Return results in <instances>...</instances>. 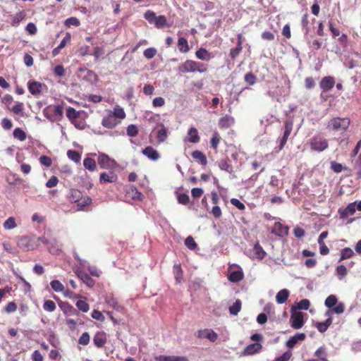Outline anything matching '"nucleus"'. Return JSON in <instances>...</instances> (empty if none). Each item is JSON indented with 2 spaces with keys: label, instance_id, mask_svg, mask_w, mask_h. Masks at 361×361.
Instances as JSON below:
<instances>
[{
  "label": "nucleus",
  "instance_id": "1",
  "mask_svg": "<svg viewBox=\"0 0 361 361\" xmlns=\"http://www.w3.org/2000/svg\"><path fill=\"white\" fill-rule=\"evenodd\" d=\"M178 70L183 73L195 72L203 73L207 71V65L199 61L188 59L178 66Z\"/></svg>",
  "mask_w": 361,
  "mask_h": 361
},
{
  "label": "nucleus",
  "instance_id": "2",
  "mask_svg": "<svg viewBox=\"0 0 361 361\" xmlns=\"http://www.w3.org/2000/svg\"><path fill=\"white\" fill-rule=\"evenodd\" d=\"M350 123L348 118L336 117L331 119L328 123V128L335 131H345Z\"/></svg>",
  "mask_w": 361,
  "mask_h": 361
},
{
  "label": "nucleus",
  "instance_id": "3",
  "mask_svg": "<svg viewBox=\"0 0 361 361\" xmlns=\"http://www.w3.org/2000/svg\"><path fill=\"white\" fill-rule=\"evenodd\" d=\"M310 145L312 150L319 152H323L329 146L326 139L318 136L313 137L310 141Z\"/></svg>",
  "mask_w": 361,
  "mask_h": 361
},
{
  "label": "nucleus",
  "instance_id": "4",
  "mask_svg": "<svg viewBox=\"0 0 361 361\" xmlns=\"http://www.w3.org/2000/svg\"><path fill=\"white\" fill-rule=\"evenodd\" d=\"M97 161L102 169H114L118 166L114 159H111L107 154L103 153L99 154Z\"/></svg>",
  "mask_w": 361,
  "mask_h": 361
},
{
  "label": "nucleus",
  "instance_id": "5",
  "mask_svg": "<svg viewBox=\"0 0 361 361\" xmlns=\"http://www.w3.org/2000/svg\"><path fill=\"white\" fill-rule=\"evenodd\" d=\"M293 122L290 121H286L284 123V130L283 133V135L281 138L279 139V150L282 149L284 145H286L289 136L290 135V133L293 130Z\"/></svg>",
  "mask_w": 361,
  "mask_h": 361
},
{
  "label": "nucleus",
  "instance_id": "6",
  "mask_svg": "<svg viewBox=\"0 0 361 361\" xmlns=\"http://www.w3.org/2000/svg\"><path fill=\"white\" fill-rule=\"evenodd\" d=\"M334 85L335 79L332 76H325L319 82V87L322 90V92L330 91L334 87Z\"/></svg>",
  "mask_w": 361,
  "mask_h": 361
},
{
  "label": "nucleus",
  "instance_id": "7",
  "mask_svg": "<svg viewBox=\"0 0 361 361\" xmlns=\"http://www.w3.org/2000/svg\"><path fill=\"white\" fill-rule=\"evenodd\" d=\"M197 337L200 338H207L211 342H214L218 338V335L212 329H205L197 331Z\"/></svg>",
  "mask_w": 361,
  "mask_h": 361
},
{
  "label": "nucleus",
  "instance_id": "8",
  "mask_svg": "<svg viewBox=\"0 0 361 361\" xmlns=\"http://www.w3.org/2000/svg\"><path fill=\"white\" fill-rule=\"evenodd\" d=\"M291 326L295 329H300L304 324L303 314L302 312H295L290 317Z\"/></svg>",
  "mask_w": 361,
  "mask_h": 361
},
{
  "label": "nucleus",
  "instance_id": "9",
  "mask_svg": "<svg viewBox=\"0 0 361 361\" xmlns=\"http://www.w3.org/2000/svg\"><path fill=\"white\" fill-rule=\"evenodd\" d=\"M142 153L149 160L156 161L160 158V154L154 147L147 146L142 149Z\"/></svg>",
  "mask_w": 361,
  "mask_h": 361
},
{
  "label": "nucleus",
  "instance_id": "10",
  "mask_svg": "<svg viewBox=\"0 0 361 361\" xmlns=\"http://www.w3.org/2000/svg\"><path fill=\"white\" fill-rule=\"evenodd\" d=\"M119 123L120 121L117 120L115 118V116L112 115L111 113L109 114L106 116L104 117L102 121V126L107 128H113Z\"/></svg>",
  "mask_w": 361,
  "mask_h": 361
},
{
  "label": "nucleus",
  "instance_id": "11",
  "mask_svg": "<svg viewBox=\"0 0 361 361\" xmlns=\"http://www.w3.org/2000/svg\"><path fill=\"white\" fill-rule=\"evenodd\" d=\"M271 233L283 237L288 233V227L281 224L280 222H276L271 230Z\"/></svg>",
  "mask_w": 361,
  "mask_h": 361
},
{
  "label": "nucleus",
  "instance_id": "12",
  "mask_svg": "<svg viewBox=\"0 0 361 361\" xmlns=\"http://www.w3.org/2000/svg\"><path fill=\"white\" fill-rule=\"evenodd\" d=\"M262 345L259 343L248 345L242 353L243 355H252L261 351Z\"/></svg>",
  "mask_w": 361,
  "mask_h": 361
},
{
  "label": "nucleus",
  "instance_id": "13",
  "mask_svg": "<svg viewBox=\"0 0 361 361\" xmlns=\"http://www.w3.org/2000/svg\"><path fill=\"white\" fill-rule=\"evenodd\" d=\"M356 211V202L350 203L345 209H339V214L341 219H345L348 216L353 215Z\"/></svg>",
  "mask_w": 361,
  "mask_h": 361
},
{
  "label": "nucleus",
  "instance_id": "14",
  "mask_svg": "<svg viewBox=\"0 0 361 361\" xmlns=\"http://www.w3.org/2000/svg\"><path fill=\"white\" fill-rule=\"evenodd\" d=\"M265 255L266 252L257 243L254 245L252 250L250 251V257L252 258L262 259L265 257Z\"/></svg>",
  "mask_w": 361,
  "mask_h": 361
},
{
  "label": "nucleus",
  "instance_id": "15",
  "mask_svg": "<svg viewBox=\"0 0 361 361\" xmlns=\"http://www.w3.org/2000/svg\"><path fill=\"white\" fill-rule=\"evenodd\" d=\"M106 342V334L103 331L97 332L93 338V343L94 345L99 348L103 347Z\"/></svg>",
  "mask_w": 361,
  "mask_h": 361
},
{
  "label": "nucleus",
  "instance_id": "16",
  "mask_svg": "<svg viewBox=\"0 0 361 361\" xmlns=\"http://www.w3.org/2000/svg\"><path fill=\"white\" fill-rule=\"evenodd\" d=\"M306 338L304 333H297L293 336L290 337L286 343V346L291 349L297 344L299 341H303Z\"/></svg>",
  "mask_w": 361,
  "mask_h": 361
},
{
  "label": "nucleus",
  "instance_id": "17",
  "mask_svg": "<svg viewBox=\"0 0 361 361\" xmlns=\"http://www.w3.org/2000/svg\"><path fill=\"white\" fill-rule=\"evenodd\" d=\"M243 272L241 268L237 270L231 271L228 275V280L233 283L240 281L243 279Z\"/></svg>",
  "mask_w": 361,
  "mask_h": 361
},
{
  "label": "nucleus",
  "instance_id": "18",
  "mask_svg": "<svg viewBox=\"0 0 361 361\" xmlns=\"http://www.w3.org/2000/svg\"><path fill=\"white\" fill-rule=\"evenodd\" d=\"M117 180V176L114 172L102 173L99 177L101 183H114Z\"/></svg>",
  "mask_w": 361,
  "mask_h": 361
},
{
  "label": "nucleus",
  "instance_id": "19",
  "mask_svg": "<svg viewBox=\"0 0 361 361\" xmlns=\"http://www.w3.org/2000/svg\"><path fill=\"white\" fill-rule=\"evenodd\" d=\"M200 140L197 130L194 127H191L188 131V136L185 140L191 143H197L200 142Z\"/></svg>",
  "mask_w": 361,
  "mask_h": 361
},
{
  "label": "nucleus",
  "instance_id": "20",
  "mask_svg": "<svg viewBox=\"0 0 361 361\" xmlns=\"http://www.w3.org/2000/svg\"><path fill=\"white\" fill-rule=\"evenodd\" d=\"M157 361H189L188 357L185 356H174V355H159L155 357Z\"/></svg>",
  "mask_w": 361,
  "mask_h": 361
},
{
  "label": "nucleus",
  "instance_id": "21",
  "mask_svg": "<svg viewBox=\"0 0 361 361\" xmlns=\"http://www.w3.org/2000/svg\"><path fill=\"white\" fill-rule=\"evenodd\" d=\"M75 273L82 282L88 287H92L94 285V281L87 273L82 271H76Z\"/></svg>",
  "mask_w": 361,
  "mask_h": 361
},
{
  "label": "nucleus",
  "instance_id": "22",
  "mask_svg": "<svg viewBox=\"0 0 361 361\" xmlns=\"http://www.w3.org/2000/svg\"><path fill=\"white\" fill-rule=\"evenodd\" d=\"M29 92L33 95H37L42 92V84L36 81H29L27 83Z\"/></svg>",
  "mask_w": 361,
  "mask_h": 361
},
{
  "label": "nucleus",
  "instance_id": "23",
  "mask_svg": "<svg viewBox=\"0 0 361 361\" xmlns=\"http://www.w3.org/2000/svg\"><path fill=\"white\" fill-rule=\"evenodd\" d=\"M196 57L202 61H208L212 59V55L204 48H200L195 52Z\"/></svg>",
  "mask_w": 361,
  "mask_h": 361
},
{
  "label": "nucleus",
  "instance_id": "24",
  "mask_svg": "<svg viewBox=\"0 0 361 361\" xmlns=\"http://www.w3.org/2000/svg\"><path fill=\"white\" fill-rule=\"evenodd\" d=\"M158 126L161 128L158 130L157 138L159 143L164 142L168 137V132L163 123H158Z\"/></svg>",
  "mask_w": 361,
  "mask_h": 361
},
{
  "label": "nucleus",
  "instance_id": "25",
  "mask_svg": "<svg viewBox=\"0 0 361 361\" xmlns=\"http://www.w3.org/2000/svg\"><path fill=\"white\" fill-rule=\"evenodd\" d=\"M289 296V291L287 289H282L276 295V301L278 304L286 302Z\"/></svg>",
  "mask_w": 361,
  "mask_h": 361
},
{
  "label": "nucleus",
  "instance_id": "26",
  "mask_svg": "<svg viewBox=\"0 0 361 361\" xmlns=\"http://www.w3.org/2000/svg\"><path fill=\"white\" fill-rule=\"evenodd\" d=\"M345 310V306L343 302H338L331 310H329L326 312V316H331L333 313L338 314H342Z\"/></svg>",
  "mask_w": 361,
  "mask_h": 361
},
{
  "label": "nucleus",
  "instance_id": "27",
  "mask_svg": "<svg viewBox=\"0 0 361 361\" xmlns=\"http://www.w3.org/2000/svg\"><path fill=\"white\" fill-rule=\"evenodd\" d=\"M234 123V118L230 116H226L220 118L219 126L221 128H228Z\"/></svg>",
  "mask_w": 361,
  "mask_h": 361
},
{
  "label": "nucleus",
  "instance_id": "28",
  "mask_svg": "<svg viewBox=\"0 0 361 361\" xmlns=\"http://www.w3.org/2000/svg\"><path fill=\"white\" fill-rule=\"evenodd\" d=\"M127 195L129 197L135 200H141L142 199V194L135 187L129 188Z\"/></svg>",
  "mask_w": 361,
  "mask_h": 361
},
{
  "label": "nucleus",
  "instance_id": "29",
  "mask_svg": "<svg viewBox=\"0 0 361 361\" xmlns=\"http://www.w3.org/2000/svg\"><path fill=\"white\" fill-rule=\"evenodd\" d=\"M178 48L181 53H187L189 51L190 48L188 41L184 37H180L178 41Z\"/></svg>",
  "mask_w": 361,
  "mask_h": 361
},
{
  "label": "nucleus",
  "instance_id": "30",
  "mask_svg": "<svg viewBox=\"0 0 361 361\" xmlns=\"http://www.w3.org/2000/svg\"><path fill=\"white\" fill-rule=\"evenodd\" d=\"M192 157L193 159L199 160L203 166H205L207 164L206 156L200 151L196 150L192 152Z\"/></svg>",
  "mask_w": 361,
  "mask_h": 361
},
{
  "label": "nucleus",
  "instance_id": "31",
  "mask_svg": "<svg viewBox=\"0 0 361 361\" xmlns=\"http://www.w3.org/2000/svg\"><path fill=\"white\" fill-rule=\"evenodd\" d=\"M105 302L109 307L116 310L117 311H121L122 307L118 305L117 300L114 297H106Z\"/></svg>",
  "mask_w": 361,
  "mask_h": 361
},
{
  "label": "nucleus",
  "instance_id": "32",
  "mask_svg": "<svg viewBox=\"0 0 361 361\" xmlns=\"http://www.w3.org/2000/svg\"><path fill=\"white\" fill-rule=\"evenodd\" d=\"M314 355L318 357L317 360L319 361H329L326 360L327 353L326 348L323 346L316 350Z\"/></svg>",
  "mask_w": 361,
  "mask_h": 361
},
{
  "label": "nucleus",
  "instance_id": "33",
  "mask_svg": "<svg viewBox=\"0 0 361 361\" xmlns=\"http://www.w3.org/2000/svg\"><path fill=\"white\" fill-rule=\"evenodd\" d=\"M83 165L86 169L90 171H94L97 166L95 161L93 159L88 157L84 159Z\"/></svg>",
  "mask_w": 361,
  "mask_h": 361
},
{
  "label": "nucleus",
  "instance_id": "34",
  "mask_svg": "<svg viewBox=\"0 0 361 361\" xmlns=\"http://www.w3.org/2000/svg\"><path fill=\"white\" fill-rule=\"evenodd\" d=\"M241 309V301L236 300L235 302L229 307V312L232 315H237Z\"/></svg>",
  "mask_w": 361,
  "mask_h": 361
},
{
  "label": "nucleus",
  "instance_id": "35",
  "mask_svg": "<svg viewBox=\"0 0 361 361\" xmlns=\"http://www.w3.org/2000/svg\"><path fill=\"white\" fill-rule=\"evenodd\" d=\"M217 165L219 167V169L222 171H225L228 173L232 172V167L228 163V161L226 159H221L217 162Z\"/></svg>",
  "mask_w": 361,
  "mask_h": 361
},
{
  "label": "nucleus",
  "instance_id": "36",
  "mask_svg": "<svg viewBox=\"0 0 361 361\" xmlns=\"http://www.w3.org/2000/svg\"><path fill=\"white\" fill-rule=\"evenodd\" d=\"M338 300L336 295H330L326 298L324 305L328 308H333L337 304Z\"/></svg>",
  "mask_w": 361,
  "mask_h": 361
},
{
  "label": "nucleus",
  "instance_id": "37",
  "mask_svg": "<svg viewBox=\"0 0 361 361\" xmlns=\"http://www.w3.org/2000/svg\"><path fill=\"white\" fill-rule=\"evenodd\" d=\"M17 224L16 223V219L13 216L8 218L4 223V228L6 230H11L15 228Z\"/></svg>",
  "mask_w": 361,
  "mask_h": 361
},
{
  "label": "nucleus",
  "instance_id": "38",
  "mask_svg": "<svg viewBox=\"0 0 361 361\" xmlns=\"http://www.w3.org/2000/svg\"><path fill=\"white\" fill-rule=\"evenodd\" d=\"M301 23H302V29L304 30L305 38L308 41L307 34L310 31V27H308L309 21H308V15L307 13L303 15V16L302 18Z\"/></svg>",
  "mask_w": 361,
  "mask_h": 361
},
{
  "label": "nucleus",
  "instance_id": "39",
  "mask_svg": "<svg viewBox=\"0 0 361 361\" xmlns=\"http://www.w3.org/2000/svg\"><path fill=\"white\" fill-rule=\"evenodd\" d=\"M144 18L150 23L154 24L155 23V21L157 20V16H156V13L151 11L148 10L144 14Z\"/></svg>",
  "mask_w": 361,
  "mask_h": 361
},
{
  "label": "nucleus",
  "instance_id": "40",
  "mask_svg": "<svg viewBox=\"0 0 361 361\" xmlns=\"http://www.w3.org/2000/svg\"><path fill=\"white\" fill-rule=\"evenodd\" d=\"M354 252L352 249L345 247L341 250V257L338 262H341L343 259H348L353 255Z\"/></svg>",
  "mask_w": 361,
  "mask_h": 361
},
{
  "label": "nucleus",
  "instance_id": "41",
  "mask_svg": "<svg viewBox=\"0 0 361 361\" xmlns=\"http://www.w3.org/2000/svg\"><path fill=\"white\" fill-rule=\"evenodd\" d=\"M51 288L56 292H62L64 290V286L59 280H53L50 283Z\"/></svg>",
  "mask_w": 361,
  "mask_h": 361
},
{
  "label": "nucleus",
  "instance_id": "42",
  "mask_svg": "<svg viewBox=\"0 0 361 361\" xmlns=\"http://www.w3.org/2000/svg\"><path fill=\"white\" fill-rule=\"evenodd\" d=\"M111 114L115 116V118L119 121L121 119H123L126 117V113L123 109L121 107L114 108V111Z\"/></svg>",
  "mask_w": 361,
  "mask_h": 361
},
{
  "label": "nucleus",
  "instance_id": "43",
  "mask_svg": "<svg viewBox=\"0 0 361 361\" xmlns=\"http://www.w3.org/2000/svg\"><path fill=\"white\" fill-rule=\"evenodd\" d=\"M67 155L68 158L75 163H79L81 159V155L75 150H68L67 152Z\"/></svg>",
  "mask_w": 361,
  "mask_h": 361
},
{
  "label": "nucleus",
  "instance_id": "44",
  "mask_svg": "<svg viewBox=\"0 0 361 361\" xmlns=\"http://www.w3.org/2000/svg\"><path fill=\"white\" fill-rule=\"evenodd\" d=\"M43 308L45 311L52 312L56 310V304L51 300H47L44 302Z\"/></svg>",
  "mask_w": 361,
  "mask_h": 361
},
{
  "label": "nucleus",
  "instance_id": "45",
  "mask_svg": "<svg viewBox=\"0 0 361 361\" xmlns=\"http://www.w3.org/2000/svg\"><path fill=\"white\" fill-rule=\"evenodd\" d=\"M80 114L73 107H68L66 110V116L71 120H74L79 116Z\"/></svg>",
  "mask_w": 361,
  "mask_h": 361
},
{
  "label": "nucleus",
  "instance_id": "46",
  "mask_svg": "<svg viewBox=\"0 0 361 361\" xmlns=\"http://www.w3.org/2000/svg\"><path fill=\"white\" fill-rule=\"evenodd\" d=\"M185 245L190 250H194L197 247V243H195V241L194 240V239L192 236H188L186 238V239L185 240Z\"/></svg>",
  "mask_w": 361,
  "mask_h": 361
},
{
  "label": "nucleus",
  "instance_id": "47",
  "mask_svg": "<svg viewBox=\"0 0 361 361\" xmlns=\"http://www.w3.org/2000/svg\"><path fill=\"white\" fill-rule=\"evenodd\" d=\"M13 136L15 138L18 139L20 141H23L26 139L25 133L20 128H17L13 130Z\"/></svg>",
  "mask_w": 361,
  "mask_h": 361
},
{
  "label": "nucleus",
  "instance_id": "48",
  "mask_svg": "<svg viewBox=\"0 0 361 361\" xmlns=\"http://www.w3.org/2000/svg\"><path fill=\"white\" fill-rule=\"evenodd\" d=\"M336 274L340 280L343 279L347 274V269L344 265H339L336 269Z\"/></svg>",
  "mask_w": 361,
  "mask_h": 361
},
{
  "label": "nucleus",
  "instance_id": "49",
  "mask_svg": "<svg viewBox=\"0 0 361 361\" xmlns=\"http://www.w3.org/2000/svg\"><path fill=\"white\" fill-rule=\"evenodd\" d=\"M76 307L82 312H87L90 310L89 305L84 300H78L76 302Z\"/></svg>",
  "mask_w": 361,
  "mask_h": 361
},
{
  "label": "nucleus",
  "instance_id": "50",
  "mask_svg": "<svg viewBox=\"0 0 361 361\" xmlns=\"http://www.w3.org/2000/svg\"><path fill=\"white\" fill-rule=\"evenodd\" d=\"M244 80L248 85H253L256 82L257 78L253 73H247L245 75Z\"/></svg>",
  "mask_w": 361,
  "mask_h": 361
},
{
  "label": "nucleus",
  "instance_id": "51",
  "mask_svg": "<svg viewBox=\"0 0 361 361\" xmlns=\"http://www.w3.org/2000/svg\"><path fill=\"white\" fill-rule=\"evenodd\" d=\"M166 25V18L164 16H159L157 18L154 25L157 28H162Z\"/></svg>",
  "mask_w": 361,
  "mask_h": 361
},
{
  "label": "nucleus",
  "instance_id": "52",
  "mask_svg": "<svg viewBox=\"0 0 361 361\" xmlns=\"http://www.w3.org/2000/svg\"><path fill=\"white\" fill-rule=\"evenodd\" d=\"M157 54V49L153 47L147 48L144 51L143 55L147 59H151Z\"/></svg>",
  "mask_w": 361,
  "mask_h": 361
},
{
  "label": "nucleus",
  "instance_id": "53",
  "mask_svg": "<svg viewBox=\"0 0 361 361\" xmlns=\"http://www.w3.org/2000/svg\"><path fill=\"white\" fill-rule=\"evenodd\" d=\"M92 202V200L90 197L86 196L83 199H82L81 200H80L79 202H78V209L81 210L82 209L85 207H86L87 205H89Z\"/></svg>",
  "mask_w": 361,
  "mask_h": 361
},
{
  "label": "nucleus",
  "instance_id": "54",
  "mask_svg": "<svg viewBox=\"0 0 361 361\" xmlns=\"http://www.w3.org/2000/svg\"><path fill=\"white\" fill-rule=\"evenodd\" d=\"M310 305V302L307 299H302L297 304L296 308L298 310H307Z\"/></svg>",
  "mask_w": 361,
  "mask_h": 361
},
{
  "label": "nucleus",
  "instance_id": "55",
  "mask_svg": "<svg viewBox=\"0 0 361 361\" xmlns=\"http://www.w3.org/2000/svg\"><path fill=\"white\" fill-rule=\"evenodd\" d=\"M177 199L178 203L186 205L189 203L190 197L185 193L178 194Z\"/></svg>",
  "mask_w": 361,
  "mask_h": 361
},
{
  "label": "nucleus",
  "instance_id": "56",
  "mask_svg": "<svg viewBox=\"0 0 361 361\" xmlns=\"http://www.w3.org/2000/svg\"><path fill=\"white\" fill-rule=\"evenodd\" d=\"M63 312H65L66 314L67 315H73V314H76L78 312H77V310L75 309H74L72 306H71L70 305H68V303H66L63 307H62Z\"/></svg>",
  "mask_w": 361,
  "mask_h": 361
},
{
  "label": "nucleus",
  "instance_id": "57",
  "mask_svg": "<svg viewBox=\"0 0 361 361\" xmlns=\"http://www.w3.org/2000/svg\"><path fill=\"white\" fill-rule=\"evenodd\" d=\"M220 136L217 133H214L212 139H211V141H210V143H211V147L213 148V149H216L219 144V142H220Z\"/></svg>",
  "mask_w": 361,
  "mask_h": 361
},
{
  "label": "nucleus",
  "instance_id": "58",
  "mask_svg": "<svg viewBox=\"0 0 361 361\" xmlns=\"http://www.w3.org/2000/svg\"><path fill=\"white\" fill-rule=\"evenodd\" d=\"M292 356V353L288 350L283 353L281 356L276 357L273 361H288Z\"/></svg>",
  "mask_w": 361,
  "mask_h": 361
},
{
  "label": "nucleus",
  "instance_id": "59",
  "mask_svg": "<svg viewBox=\"0 0 361 361\" xmlns=\"http://www.w3.org/2000/svg\"><path fill=\"white\" fill-rule=\"evenodd\" d=\"M138 130L135 125L131 124L127 128V135L130 137H135L137 135Z\"/></svg>",
  "mask_w": 361,
  "mask_h": 361
},
{
  "label": "nucleus",
  "instance_id": "60",
  "mask_svg": "<svg viewBox=\"0 0 361 361\" xmlns=\"http://www.w3.org/2000/svg\"><path fill=\"white\" fill-rule=\"evenodd\" d=\"M90 335L87 332L83 333L79 338L78 343L81 345H86L90 342Z\"/></svg>",
  "mask_w": 361,
  "mask_h": 361
},
{
  "label": "nucleus",
  "instance_id": "61",
  "mask_svg": "<svg viewBox=\"0 0 361 361\" xmlns=\"http://www.w3.org/2000/svg\"><path fill=\"white\" fill-rule=\"evenodd\" d=\"M243 47L240 44H237L236 47L231 49L230 51V56L231 59H235L241 51Z\"/></svg>",
  "mask_w": 361,
  "mask_h": 361
},
{
  "label": "nucleus",
  "instance_id": "62",
  "mask_svg": "<svg viewBox=\"0 0 361 361\" xmlns=\"http://www.w3.org/2000/svg\"><path fill=\"white\" fill-rule=\"evenodd\" d=\"M231 203L240 210H243L245 208L244 204L236 198H232Z\"/></svg>",
  "mask_w": 361,
  "mask_h": 361
},
{
  "label": "nucleus",
  "instance_id": "63",
  "mask_svg": "<svg viewBox=\"0 0 361 361\" xmlns=\"http://www.w3.org/2000/svg\"><path fill=\"white\" fill-rule=\"evenodd\" d=\"M23 110V104L21 102H16L13 106L12 111L15 114H20Z\"/></svg>",
  "mask_w": 361,
  "mask_h": 361
},
{
  "label": "nucleus",
  "instance_id": "64",
  "mask_svg": "<svg viewBox=\"0 0 361 361\" xmlns=\"http://www.w3.org/2000/svg\"><path fill=\"white\" fill-rule=\"evenodd\" d=\"M17 310V305L14 302H10L7 304L5 307V311L7 313H12L16 312Z\"/></svg>",
  "mask_w": 361,
  "mask_h": 361
}]
</instances>
